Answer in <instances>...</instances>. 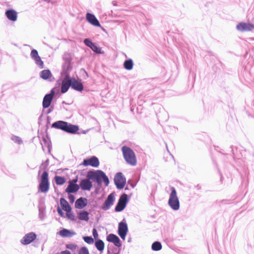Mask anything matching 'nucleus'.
Segmentation results:
<instances>
[{
	"label": "nucleus",
	"instance_id": "e433bc0d",
	"mask_svg": "<svg viewBox=\"0 0 254 254\" xmlns=\"http://www.w3.org/2000/svg\"><path fill=\"white\" fill-rule=\"evenodd\" d=\"M84 241L89 245L93 244L94 243V238L91 236H84L82 237Z\"/></svg>",
	"mask_w": 254,
	"mask_h": 254
},
{
	"label": "nucleus",
	"instance_id": "58836bf2",
	"mask_svg": "<svg viewBox=\"0 0 254 254\" xmlns=\"http://www.w3.org/2000/svg\"><path fill=\"white\" fill-rule=\"evenodd\" d=\"M77 254H89V252L86 247L83 246L79 249Z\"/></svg>",
	"mask_w": 254,
	"mask_h": 254
},
{
	"label": "nucleus",
	"instance_id": "f704fd0d",
	"mask_svg": "<svg viewBox=\"0 0 254 254\" xmlns=\"http://www.w3.org/2000/svg\"><path fill=\"white\" fill-rule=\"evenodd\" d=\"M90 49L96 54H102L104 53V52L102 51V49L99 46H97L96 43L92 45Z\"/></svg>",
	"mask_w": 254,
	"mask_h": 254
},
{
	"label": "nucleus",
	"instance_id": "7c9ffc66",
	"mask_svg": "<svg viewBox=\"0 0 254 254\" xmlns=\"http://www.w3.org/2000/svg\"><path fill=\"white\" fill-rule=\"evenodd\" d=\"M60 203L62 209L65 211L72 208L67 201L63 197L60 198Z\"/></svg>",
	"mask_w": 254,
	"mask_h": 254
},
{
	"label": "nucleus",
	"instance_id": "aec40b11",
	"mask_svg": "<svg viewBox=\"0 0 254 254\" xmlns=\"http://www.w3.org/2000/svg\"><path fill=\"white\" fill-rule=\"evenodd\" d=\"M106 240L112 243L114 245L118 248L122 246V242L120 238L114 234H110L107 236Z\"/></svg>",
	"mask_w": 254,
	"mask_h": 254
},
{
	"label": "nucleus",
	"instance_id": "39448f33",
	"mask_svg": "<svg viewBox=\"0 0 254 254\" xmlns=\"http://www.w3.org/2000/svg\"><path fill=\"white\" fill-rule=\"evenodd\" d=\"M230 149L233 154L234 159L235 160H240L244 162L245 157H247L246 154V150L245 149L240 145L236 146L231 145Z\"/></svg>",
	"mask_w": 254,
	"mask_h": 254
},
{
	"label": "nucleus",
	"instance_id": "72a5a7b5",
	"mask_svg": "<svg viewBox=\"0 0 254 254\" xmlns=\"http://www.w3.org/2000/svg\"><path fill=\"white\" fill-rule=\"evenodd\" d=\"M162 246L159 241H155L151 245V249L153 251H159L162 249Z\"/></svg>",
	"mask_w": 254,
	"mask_h": 254
},
{
	"label": "nucleus",
	"instance_id": "f3484780",
	"mask_svg": "<svg viewBox=\"0 0 254 254\" xmlns=\"http://www.w3.org/2000/svg\"><path fill=\"white\" fill-rule=\"evenodd\" d=\"M244 158V165L247 167H251L254 170V149L250 151L249 154Z\"/></svg>",
	"mask_w": 254,
	"mask_h": 254
},
{
	"label": "nucleus",
	"instance_id": "864d4df0",
	"mask_svg": "<svg viewBox=\"0 0 254 254\" xmlns=\"http://www.w3.org/2000/svg\"><path fill=\"white\" fill-rule=\"evenodd\" d=\"M100 188L101 187H98V186L97 187L95 188V193L96 194H98L99 193Z\"/></svg>",
	"mask_w": 254,
	"mask_h": 254
},
{
	"label": "nucleus",
	"instance_id": "b1692460",
	"mask_svg": "<svg viewBox=\"0 0 254 254\" xmlns=\"http://www.w3.org/2000/svg\"><path fill=\"white\" fill-rule=\"evenodd\" d=\"M59 234L63 238H68L75 235L76 233L73 230L63 228L59 232Z\"/></svg>",
	"mask_w": 254,
	"mask_h": 254
},
{
	"label": "nucleus",
	"instance_id": "6ab92c4d",
	"mask_svg": "<svg viewBox=\"0 0 254 254\" xmlns=\"http://www.w3.org/2000/svg\"><path fill=\"white\" fill-rule=\"evenodd\" d=\"M48 128L46 130V134L43 135L42 136V140L44 142V146L47 147L48 148V152L49 154H51L53 157L54 158V156L51 154V152L52 148V142L50 137V136L47 131Z\"/></svg>",
	"mask_w": 254,
	"mask_h": 254
},
{
	"label": "nucleus",
	"instance_id": "09e8293b",
	"mask_svg": "<svg viewBox=\"0 0 254 254\" xmlns=\"http://www.w3.org/2000/svg\"><path fill=\"white\" fill-rule=\"evenodd\" d=\"M136 184L137 183L132 182V180H128L127 181V184L129 185L132 188H134L136 186Z\"/></svg>",
	"mask_w": 254,
	"mask_h": 254
},
{
	"label": "nucleus",
	"instance_id": "ddd939ff",
	"mask_svg": "<svg viewBox=\"0 0 254 254\" xmlns=\"http://www.w3.org/2000/svg\"><path fill=\"white\" fill-rule=\"evenodd\" d=\"M85 18L86 21L91 25L95 27H100L103 31H105V29L103 27H102L99 20L94 14L87 12L86 14Z\"/></svg>",
	"mask_w": 254,
	"mask_h": 254
},
{
	"label": "nucleus",
	"instance_id": "13d9d810",
	"mask_svg": "<svg viewBox=\"0 0 254 254\" xmlns=\"http://www.w3.org/2000/svg\"><path fill=\"white\" fill-rule=\"evenodd\" d=\"M196 188L198 189V190H199L201 189V187L199 185H197L196 186Z\"/></svg>",
	"mask_w": 254,
	"mask_h": 254
},
{
	"label": "nucleus",
	"instance_id": "f257e3e1",
	"mask_svg": "<svg viewBox=\"0 0 254 254\" xmlns=\"http://www.w3.org/2000/svg\"><path fill=\"white\" fill-rule=\"evenodd\" d=\"M86 177L92 182L96 183L98 187H101L103 182L105 187H107L110 183L108 176L104 172L101 170L91 169L89 170L87 172Z\"/></svg>",
	"mask_w": 254,
	"mask_h": 254
},
{
	"label": "nucleus",
	"instance_id": "473e14b6",
	"mask_svg": "<svg viewBox=\"0 0 254 254\" xmlns=\"http://www.w3.org/2000/svg\"><path fill=\"white\" fill-rule=\"evenodd\" d=\"M55 181L57 185H63L66 182V179L64 177L60 176H55Z\"/></svg>",
	"mask_w": 254,
	"mask_h": 254
},
{
	"label": "nucleus",
	"instance_id": "5fc2aeb1",
	"mask_svg": "<svg viewBox=\"0 0 254 254\" xmlns=\"http://www.w3.org/2000/svg\"><path fill=\"white\" fill-rule=\"evenodd\" d=\"M61 254H71L70 251L68 250L63 251L61 252Z\"/></svg>",
	"mask_w": 254,
	"mask_h": 254
},
{
	"label": "nucleus",
	"instance_id": "e2e57ef3",
	"mask_svg": "<svg viewBox=\"0 0 254 254\" xmlns=\"http://www.w3.org/2000/svg\"><path fill=\"white\" fill-rule=\"evenodd\" d=\"M107 254H110V251L109 250H108L107 251Z\"/></svg>",
	"mask_w": 254,
	"mask_h": 254
},
{
	"label": "nucleus",
	"instance_id": "1a4fd4ad",
	"mask_svg": "<svg viewBox=\"0 0 254 254\" xmlns=\"http://www.w3.org/2000/svg\"><path fill=\"white\" fill-rule=\"evenodd\" d=\"M114 181L118 190L123 189L127 183L126 178L122 172H118L116 174Z\"/></svg>",
	"mask_w": 254,
	"mask_h": 254
},
{
	"label": "nucleus",
	"instance_id": "9d476101",
	"mask_svg": "<svg viewBox=\"0 0 254 254\" xmlns=\"http://www.w3.org/2000/svg\"><path fill=\"white\" fill-rule=\"evenodd\" d=\"M128 229L126 220L124 218L118 225V234L121 238L125 240L128 233Z\"/></svg>",
	"mask_w": 254,
	"mask_h": 254
},
{
	"label": "nucleus",
	"instance_id": "603ef678",
	"mask_svg": "<svg viewBox=\"0 0 254 254\" xmlns=\"http://www.w3.org/2000/svg\"><path fill=\"white\" fill-rule=\"evenodd\" d=\"M49 108L46 111V114H50L54 110L53 106H50V107H49Z\"/></svg>",
	"mask_w": 254,
	"mask_h": 254
},
{
	"label": "nucleus",
	"instance_id": "3c124183",
	"mask_svg": "<svg viewBox=\"0 0 254 254\" xmlns=\"http://www.w3.org/2000/svg\"><path fill=\"white\" fill-rule=\"evenodd\" d=\"M56 92L55 91V88H53L51 90L50 93H47V94H50L51 95V97L52 98H54V96L55 95Z\"/></svg>",
	"mask_w": 254,
	"mask_h": 254
},
{
	"label": "nucleus",
	"instance_id": "a19ab883",
	"mask_svg": "<svg viewBox=\"0 0 254 254\" xmlns=\"http://www.w3.org/2000/svg\"><path fill=\"white\" fill-rule=\"evenodd\" d=\"M11 139L18 144H21L23 143L22 140L20 137L16 135H13L11 137Z\"/></svg>",
	"mask_w": 254,
	"mask_h": 254
},
{
	"label": "nucleus",
	"instance_id": "2f4dec72",
	"mask_svg": "<svg viewBox=\"0 0 254 254\" xmlns=\"http://www.w3.org/2000/svg\"><path fill=\"white\" fill-rule=\"evenodd\" d=\"M42 202L41 201H39V205H38V210H39V218L41 220H43L45 218V208L44 206H42Z\"/></svg>",
	"mask_w": 254,
	"mask_h": 254
},
{
	"label": "nucleus",
	"instance_id": "dca6fc26",
	"mask_svg": "<svg viewBox=\"0 0 254 254\" xmlns=\"http://www.w3.org/2000/svg\"><path fill=\"white\" fill-rule=\"evenodd\" d=\"M236 29L240 32L251 31L254 29V24L242 22L237 25Z\"/></svg>",
	"mask_w": 254,
	"mask_h": 254
},
{
	"label": "nucleus",
	"instance_id": "4468645a",
	"mask_svg": "<svg viewBox=\"0 0 254 254\" xmlns=\"http://www.w3.org/2000/svg\"><path fill=\"white\" fill-rule=\"evenodd\" d=\"M69 80L70 87L72 89L78 92H81L83 90L84 86L81 80H77L73 77H69Z\"/></svg>",
	"mask_w": 254,
	"mask_h": 254
},
{
	"label": "nucleus",
	"instance_id": "79ce46f5",
	"mask_svg": "<svg viewBox=\"0 0 254 254\" xmlns=\"http://www.w3.org/2000/svg\"><path fill=\"white\" fill-rule=\"evenodd\" d=\"M65 247L66 249L70 250L71 251H74L76 248L77 247V245L75 244L69 243L65 245Z\"/></svg>",
	"mask_w": 254,
	"mask_h": 254
},
{
	"label": "nucleus",
	"instance_id": "393cba45",
	"mask_svg": "<svg viewBox=\"0 0 254 254\" xmlns=\"http://www.w3.org/2000/svg\"><path fill=\"white\" fill-rule=\"evenodd\" d=\"M53 99V98L51 97L50 94H46L44 96L42 102L43 110L48 108L49 107H50Z\"/></svg>",
	"mask_w": 254,
	"mask_h": 254
},
{
	"label": "nucleus",
	"instance_id": "774afa93",
	"mask_svg": "<svg viewBox=\"0 0 254 254\" xmlns=\"http://www.w3.org/2000/svg\"><path fill=\"white\" fill-rule=\"evenodd\" d=\"M40 173H41V170H40L39 171V172H38V175H40Z\"/></svg>",
	"mask_w": 254,
	"mask_h": 254
},
{
	"label": "nucleus",
	"instance_id": "412c9836",
	"mask_svg": "<svg viewBox=\"0 0 254 254\" xmlns=\"http://www.w3.org/2000/svg\"><path fill=\"white\" fill-rule=\"evenodd\" d=\"M88 200L86 197H80L75 202L74 206L76 208L82 209L87 205Z\"/></svg>",
	"mask_w": 254,
	"mask_h": 254
},
{
	"label": "nucleus",
	"instance_id": "4d7b16f0",
	"mask_svg": "<svg viewBox=\"0 0 254 254\" xmlns=\"http://www.w3.org/2000/svg\"><path fill=\"white\" fill-rule=\"evenodd\" d=\"M111 254H120V250L118 251V252H112Z\"/></svg>",
	"mask_w": 254,
	"mask_h": 254
},
{
	"label": "nucleus",
	"instance_id": "c756f323",
	"mask_svg": "<svg viewBox=\"0 0 254 254\" xmlns=\"http://www.w3.org/2000/svg\"><path fill=\"white\" fill-rule=\"evenodd\" d=\"M134 63L131 59L126 60L123 64V66L127 70H130L133 68Z\"/></svg>",
	"mask_w": 254,
	"mask_h": 254
},
{
	"label": "nucleus",
	"instance_id": "423d86ee",
	"mask_svg": "<svg viewBox=\"0 0 254 254\" xmlns=\"http://www.w3.org/2000/svg\"><path fill=\"white\" fill-rule=\"evenodd\" d=\"M50 188L49 173L48 171H44L41 176L38 186V190L40 192L46 193Z\"/></svg>",
	"mask_w": 254,
	"mask_h": 254
},
{
	"label": "nucleus",
	"instance_id": "6e6552de",
	"mask_svg": "<svg viewBox=\"0 0 254 254\" xmlns=\"http://www.w3.org/2000/svg\"><path fill=\"white\" fill-rule=\"evenodd\" d=\"M130 197L125 192L123 193L120 195L115 207V211L120 212L123 211L129 202Z\"/></svg>",
	"mask_w": 254,
	"mask_h": 254
},
{
	"label": "nucleus",
	"instance_id": "2eb2a0df",
	"mask_svg": "<svg viewBox=\"0 0 254 254\" xmlns=\"http://www.w3.org/2000/svg\"><path fill=\"white\" fill-rule=\"evenodd\" d=\"M37 238L35 233L31 232L26 235L21 239L20 243L24 245H27L34 242Z\"/></svg>",
	"mask_w": 254,
	"mask_h": 254
},
{
	"label": "nucleus",
	"instance_id": "49530a36",
	"mask_svg": "<svg viewBox=\"0 0 254 254\" xmlns=\"http://www.w3.org/2000/svg\"><path fill=\"white\" fill-rule=\"evenodd\" d=\"M68 198L69 200V202L71 203H73L75 201V197L74 196V195L71 194H69L68 196Z\"/></svg>",
	"mask_w": 254,
	"mask_h": 254
},
{
	"label": "nucleus",
	"instance_id": "f8f14e48",
	"mask_svg": "<svg viewBox=\"0 0 254 254\" xmlns=\"http://www.w3.org/2000/svg\"><path fill=\"white\" fill-rule=\"evenodd\" d=\"M115 201V193L114 192H113L108 195L103 204L102 205L101 208L105 211L109 210L114 204Z\"/></svg>",
	"mask_w": 254,
	"mask_h": 254
},
{
	"label": "nucleus",
	"instance_id": "c9c22d12",
	"mask_svg": "<svg viewBox=\"0 0 254 254\" xmlns=\"http://www.w3.org/2000/svg\"><path fill=\"white\" fill-rule=\"evenodd\" d=\"M33 60L35 61V64L40 68H43L44 66V62L41 60V58L40 56L35 58L33 59Z\"/></svg>",
	"mask_w": 254,
	"mask_h": 254
},
{
	"label": "nucleus",
	"instance_id": "bf43d9fd",
	"mask_svg": "<svg viewBox=\"0 0 254 254\" xmlns=\"http://www.w3.org/2000/svg\"><path fill=\"white\" fill-rule=\"evenodd\" d=\"M223 179V177L222 176V175H221L220 181L221 182V183L222 182Z\"/></svg>",
	"mask_w": 254,
	"mask_h": 254
},
{
	"label": "nucleus",
	"instance_id": "4be33fe9",
	"mask_svg": "<svg viewBox=\"0 0 254 254\" xmlns=\"http://www.w3.org/2000/svg\"><path fill=\"white\" fill-rule=\"evenodd\" d=\"M5 15L7 18L12 21L14 22L17 19V12L13 9H8L5 11Z\"/></svg>",
	"mask_w": 254,
	"mask_h": 254
},
{
	"label": "nucleus",
	"instance_id": "cd10ccee",
	"mask_svg": "<svg viewBox=\"0 0 254 254\" xmlns=\"http://www.w3.org/2000/svg\"><path fill=\"white\" fill-rule=\"evenodd\" d=\"M77 217L80 220L87 222L89 220V212L86 210L80 211L77 213Z\"/></svg>",
	"mask_w": 254,
	"mask_h": 254
},
{
	"label": "nucleus",
	"instance_id": "c85d7f7f",
	"mask_svg": "<svg viewBox=\"0 0 254 254\" xmlns=\"http://www.w3.org/2000/svg\"><path fill=\"white\" fill-rule=\"evenodd\" d=\"M94 245L97 250L101 253H102L105 248V244L101 239L96 240L94 242Z\"/></svg>",
	"mask_w": 254,
	"mask_h": 254
},
{
	"label": "nucleus",
	"instance_id": "ea45409f",
	"mask_svg": "<svg viewBox=\"0 0 254 254\" xmlns=\"http://www.w3.org/2000/svg\"><path fill=\"white\" fill-rule=\"evenodd\" d=\"M83 43L85 46L90 48L94 44V43L92 41L90 38H85L83 41Z\"/></svg>",
	"mask_w": 254,
	"mask_h": 254
},
{
	"label": "nucleus",
	"instance_id": "37998d69",
	"mask_svg": "<svg viewBox=\"0 0 254 254\" xmlns=\"http://www.w3.org/2000/svg\"><path fill=\"white\" fill-rule=\"evenodd\" d=\"M30 56L32 59L39 57V56L37 50L36 49H32L30 53Z\"/></svg>",
	"mask_w": 254,
	"mask_h": 254
},
{
	"label": "nucleus",
	"instance_id": "c03bdc74",
	"mask_svg": "<svg viewBox=\"0 0 254 254\" xmlns=\"http://www.w3.org/2000/svg\"><path fill=\"white\" fill-rule=\"evenodd\" d=\"M49 164V159H47L44 163H42L40 167V168L43 167V169L45 170V171H47V167Z\"/></svg>",
	"mask_w": 254,
	"mask_h": 254
},
{
	"label": "nucleus",
	"instance_id": "bb28decb",
	"mask_svg": "<svg viewBox=\"0 0 254 254\" xmlns=\"http://www.w3.org/2000/svg\"><path fill=\"white\" fill-rule=\"evenodd\" d=\"M79 190L78 185L71 184L68 183L67 188L65 190V192L68 193H73L77 192Z\"/></svg>",
	"mask_w": 254,
	"mask_h": 254
},
{
	"label": "nucleus",
	"instance_id": "a878e982",
	"mask_svg": "<svg viewBox=\"0 0 254 254\" xmlns=\"http://www.w3.org/2000/svg\"><path fill=\"white\" fill-rule=\"evenodd\" d=\"M70 87L69 78H64L61 87V92L62 94L66 93Z\"/></svg>",
	"mask_w": 254,
	"mask_h": 254
},
{
	"label": "nucleus",
	"instance_id": "6e6d98bb",
	"mask_svg": "<svg viewBox=\"0 0 254 254\" xmlns=\"http://www.w3.org/2000/svg\"><path fill=\"white\" fill-rule=\"evenodd\" d=\"M214 148L216 150L218 151L219 152L224 154L220 150H218V149L219 148L218 146H214Z\"/></svg>",
	"mask_w": 254,
	"mask_h": 254
},
{
	"label": "nucleus",
	"instance_id": "69168bd1",
	"mask_svg": "<svg viewBox=\"0 0 254 254\" xmlns=\"http://www.w3.org/2000/svg\"><path fill=\"white\" fill-rule=\"evenodd\" d=\"M128 190V188L127 186L126 188H125V190Z\"/></svg>",
	"mask_w": 254,
	"mask_h": 254
},
{
	"label": "nucleus",
	"instance_id": "8fccbe9b",
	"mask_svg": "<svg viewBox=\"0 0 254 254\" xmlns=\"http://www.w3.org/2000/svg\"><path fill=\"white\" fill-rule=\"evenodd\" d=\"M78 181V177L76 176L75 178L71 180H69L68 183L71 184L78 185L77 182Z\"/></svg>",
	"mask_w": 254,
	"mask_h": 254
},
{
	"label": "nucleus",
	"instance_id": "680f3d73",
	"mask_svg": "<svg viewBox=\"0 0 254 254\" xmlns=\"http://www.w3.org/2000/svg\"><path fill=\"white\" fill-rule=\"evenodd\" d=\"M131 238H128V241H128V242H131Z\"/></svg>",
	"mask_w": 254,
	"mask_h": 254
},
{
	"label": "nucleus",
	"instance_id": "7ed1b4c3",
	"mask_svg": "<svg viewBox=\"0 0 254 254\" xmlns=\"http://www.w3.org/2000/svg\"><path fill=\"white\" fill-rule=\"evenodd\" d=\"M64 63L62 64V70L61 74L62 76L65 78L70 77L69 73L72 69V65L71 61L72 58L70 54L65 53L63 56Z\"/></svg>",
	"mask_w": 254,
	"mask_h": 254
},
{
	"label": "nucleus",
	"instance_id": "a18cd8bd",
	"mask_svg": "<svg viewBox=\"0 0 254 254\" xmlns=\"http://www.w3.org/2000/svg\"><path fill=\"white\" fill-rule=\"evenodd\" d=\"M92 235L93 236V238H94V240H95V241H96V240L99 239L98 238L99 235H98V232H97L96 229L95 228H94L92 230Z\"/></svg>",
	"mask_w": 254,
	"mask_h": 254
},
{
	"label": "nucleus",
	"instance_id": "052dcab7",
	"mask_svg": "<svg viewBox=\"0 0 254 254\" xmlns=\"http://www.w3.org/2000/svg\"><path fill=\"white\" fill-rule=\"evenodd\" d=\"M41 145H42V150L45 151V149H44V147L43 145V144L42 143H41Z\"/></svg>",
	"mask_w": 254,
	"mask_h": 254
},
{
	"label": "nucleus",
	"instance_id": "0e129e2a",
	"mask_svg": "<svg viewBox=\"0 0 254 254\" xmlns=\"http://www.w3.org/2000/svg\"><path fill=\"white\" fill-rule=\"evenodd\" d=\"M12 178H14L15 179V175H13L11 177Z\"/></svg>",
	"mask_w": 254,
	"mask_h": 254
},
{
	"label": "nucleus",
	"instance_id": "5701e85b",
	"mask_svg": "<svg viewBox=\"0 0 254 254\" xmlns=\"http://www.w3.org/2000/svg\"><path fill=\"white\" fill-rule=\"evenodd\" d=\"M40 76L44 80H49L50 81L54 79V77L50 69H44L40 72Z\"/></svg>",
	"mask_w": 254,
	"mask_h": 254
},
{
	"label": "nucleus",
	"instance_id": "f03ea898",
	"mask_svg": "<svg viewBox=\"0 0 254 254\" xmlns=\"http://www.w3.org/2000/svg\"><path fill=\"white\" fill-rule=\"evenodd\" d=\"M52 127L61 129L65 132L70 134L79 133V127L63 121H58L53 123Z\"/></svg>",
	"mask_w": 254,
	"mask_h": 254
},
{
	"label": "nucleus",
	"instance_id": "a211bd4d",
	"mask_svg": "<svg viewBox=\"0 0 254 254\" xmlns=\"http://www.w3.org/2000/svg\"><path fill=\"white\" fill-rule=\"evenodd\" d=\"M91 181V180L87 178L86 179H82L79 185V189L81 188L83 190H90L93 187V184Z\"/></svg>",
	"mask_w": 254,
	"mask_h": 254
},
{
	"label": "nucleus",
	"instance_id": "338daca9",
	"mask_svg": "<svg viewBox=\"0 0 254 254\" xmlns=\"http://www.w3.org/2000/svg\"><path fill=\"white\" fill-rule=\"evenodd\" d=\"M62 104H66V102L65 101H63Z\"/></svg>",
	"mask_w": 254,
	"mask_h": 254
},
{
	"label": "nucleus",
	"instance_id": "20e7f679",
	"mask_svg": "<svg viewBox=\"0 0 254 254\" xmlns=\"http://www.w3.org/2000/svg\"><path fill=\"white\" fill-rule=\"evenodd\" d=\"M121 150L126 162L131 166H135L137 164V160L134 151L126 145L122 146Z\"/></svg>",
	"mask_w": 254,
	"mask_h": 254
},
{
	"label": "nucleus",
	"instance_id": "9b49d317",
	"mask_svg": "<svg viewBox=\"0 0 254 254\" xmlns=\"http://www.w3.org/2000/svg\"><path fill=\"white\" fill-rule=\"evenodd\" d=\"M81 165L84 166H91L94 168H97L100 165L99 159L96 156H91L89 157L83 159Z\"/></svg>",
	"mask_w": 254,
	"mask_h": 254
},
{
	"label": "nucleus",
	"instance_id": "de8ad7c7",
	"mask_svg": "<svg viewBox=\"0 0 254 254\" xmlns=\"http://www.w3.org/2000/svg\"><path fill=\"white\" fill-rule=\"evenodd\" d=\"M57 212L59 215L62 217L64 216V213L63 212L62 208H60V207L58 206L57 208Z\"/></svg>",
	"mask_w": 254,
	"mask_h": 254
},
{
	"label": "nucleus",
	"instance_id": "4c0bfd02",
	"mask_svg": "<svg viewBox=\"0 0 254 254\" xmlns=\"http://www.w3.org/2000/svg\"><path fill=\"white\" fill-rule=\"evenodd\" d=\"M66 215L67 218L71 221H74L75 220V215L74 214L73 212L72 211V208L66 211Z\"/></svg>",
	"mask_w": 254,
	"mask_h": 254
},
{
	"label": "nucleus",
	"instance_id": "0eeeda50",
	"mask_svg": "<svg viewBox=\"0 0 254 254\" xmlns=\"http://www.w3.org/2000/svg\"><path fill=\"white\" fill-rule=\"evenodd\" d=\"M171 193L169 195L168 205L174 210H178L180 208V202L177 196V191L174 187L170 188Z\"/></svg>",
	"mask_w": 254,
	"mask_h": 254
}]
</instances>
